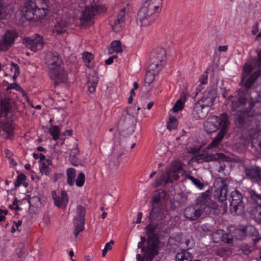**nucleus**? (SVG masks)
<instances>
[{
  "label": "nucleus",
  "mask_w": 261,
  "mask_h": 261,
  "mask_svg": "<svg viewBox=\"0 0 261 261\" xmlns=\"http://www.w3.org/2000/svg\"><path fill=\"white\" fill-rule=\"evenodd\" d=\"M229 125V116L226 113H223L219 116H213L204 123V130L208 134L214 133L219 129L217 136L208 145V149L218 146L226 135Z\"/></svg>",
  "instance_id": "1"
},
{
  "label": "nucleus",
  "mask_w": 261,
  "mask_h": 261,
  "mask_svg": "<svg viewBox=\"0 0 261 261\" xmlns=\"http://www.w3.org/2000/svg\"><path fill=\"white\" fill-rule=\"evenodd\" d=\"M45 64L48 75L55 86L66 83L68 78L65 70L62 59L57 52H48L45 56Z\"/></svg>",
  "instance_id": "2"
},
{
  "label": "nucleus",
  "mask_w": 261,
  "mask_h": 261,
  "mask_svg": "<svg viewBox=\"0 0 261 261\" xmlns=\"http://www.w3.org/2000/svg\"><path fill=\"white\" fill-rule=\"evenodd\" d=\"M50 10L46 0H29L21 11L27 20H32L43 18Z\"/></svg>",
  "instance_id": "3"
},
{
  "label": "nucleus",
  "mask_w": 261,
  "mask_h": 261,
  "mask_svg": "<svg viewBox=\"0 0 261 261\" xmlns=\"http://www.w3.org/2000/svg\"><path fill=\"white\" fill-rule=\"evenodd\" d=\"M261 39V33L258 34L256 37V40L260 41ZM255 65L257 66H261V50L258 53V58L254 59L251 62L248 61L244 66L243 82L244 86L247 89H249L253 84L259 76L260 72L259 70L254 71L248 79L245 80L248 75L253 71Z\"/></svg>",
  "instance_id": "4"
},
{
  "label": "nucleus",
  "mask_w": 261,
  "mask_h": 261,
  "mask_svg": "<svg viewBox=\"0 0 261 261\" xmlns=\"http://www.w3.org/2000/svg\"><path fill=\"white\" fill-rule=\"evenodd\" d=\"M182 166L180 162L178 161L173 162L170 166L166 169L165 172H162L158 175L152 183V186L156 188L163 185H166L173 180L178 179V174L181 171Z\"/></svg>",
  "instance_id": "5"
},
{
  "label": "nucleus",
  "mask_w": 261,
  "mask_h": 261,
  "mask_svg": "<svg viewBox=\"0 0 261 261\" xmlns=\"http://www.w3.org/2000/svg\"><path fill=\"white\" fill-rule=\"evenodd\" d=\"M155 228L151 224L146 227V233L148 237L145 256L146 261H152L158 253L159 239L155 233Z\"/></svg>",
  "instance_id": "6"
},
{
  "label": "nucleus",
  "mask_w": 261,
  "mask_h": 261,
  "mask_svg": "<svg viewBox=\"0 0 261 261\" xmlns=\"http://www.w3.org/2000/svg\"><path fill=\"white\" fill-rule=\"evenodd\" d=\"M212 193L211 190H207L196 199L195 204L199 206L205 215H208L211 213L212 210L217 208V204L211 199Z\"/></svg>",
  "instance_id": "7"
},
{
  "label": "nucleus",
  "mask_w": 261,
  "mask_h": 261,
  "mask_svg": "<svg viewBox=\"0 0 261 261\" xmlns=\"http://www.w3.org/2000/svg\"><path fill=\"white\" fill-rule=\"evenodd\" d=\"M158 14L143 6L138 12L137 23L140 27H148L155 21Z\"/></svg>",
  "instance_id": "8"
},
{
  "label": "nucleus",
  "mask_w": 261,
  "mask_h": 261,
  "mask_svg": "<svg viewBox=\"0 0 261 261\" xmlns=\"http://www.w3.org/2000/svg\"><path fill=\"white\" fill-rule=\"evenodd\" d=\"M242 194L237 190L231 193L229 197V211L233 215H239L242 214L244 210V203L243 201Z\"/></svg>",
  "instance_id": "9"
},
{
  "label": "nucleus",
  "mask_w": 261,
  "mask_h": 261,
  "mask_svg": "<svg viewBox=\"0 0 261 261\" xmlns=\"http://www.w3.org/2000/svg\"><path fill=\"white\" fill-rule=\"evenodd\" d=\"M249 110L238 111L237 113V120L240 125L245 122L246 116L252 117L261 114V103L257 101L254 102H250Z\"/></svg>",
  "instance_id": "10"
},
{
  "label": "nucleus",
  "mask_w": 261,
  "mask_h": 261,
  "mask_svg": "<svg viewBox=\"0 0 261 261\" xmlns=\"http://www.w3.org/2000/svg\"><path fill=\"white\" fill-rule=\"evenodd\" d=\"M248 89L247 88L245 89H239L234 94V96L229 95L228 97H226L223 94L224 97L226 99L232 101L231 109L233 111H236L238 108L245 105L247 103Z\"/></svg>",
  "instance_id": "11"
},
{
  "label": "nucleus",
  "mask_w": 261,
  "mask_h": 261,
  "mask_svg": "<svg viewBox=\"0 0 261 261\" xmlns=\"http://www.w3.org/2000/svg\"><path fill=\"white\" fill-rule=\"evenodd\" d=\"M166 58V50L163 47H158L154 49L150 55L151 69L157 68L161 69L163 68V63L165 61Z\"/></svg>",
  "instance_id": "12"
},
{
  "label": "nucleus",
  "mask_w": 261,
  "mask_h": 261,
  "mask_svg": "<svg viewBox=\"0 0 261 261\" xmlns=\"http://www.w3.org/2000/svg\"><path fill=\"white\" fill-rule=\"evenodd\" d=\"M215 186H218L214 191L215 198L222 202L225 201L227 196V185L225 181L222 178H218Z\"/></svg>",
  "instance_id": "13"
},
{
  "label": "nucleus",
  "mask_w": 261,
  "mask_h": 261,
  "mask_svg": "<svg viewBox=\"0 0 261 261\" xmlns=\"http://www.w3.org/2000/svg\"><path fill=\"white\" fill-rule=\"evenodd\" d=\"M85 208L81 205H78L76 208V215L74 220V234L77 237L79 233L83 230L85 224Z\"/></svg>",
  "instance_id": "14"
},
{
  "label": "nucleus",
  "mask_w": 261,
  "mask_h": 261,
  "mask_svg": "<svg viewBox=\"0 0 261 261\" xmlns=\"http://www.w3.org/2000/svg\"><path fill=\"white\" fill-rule=\"evenodd\" d=\"M23 42L26 47L33 51H37L42 49L44 45L43 38L39 35L25 38Z\"/></svg>",
  "instance_id": "15"
},
{
  "label": "nucleus",
  "mask_w": 261,
  "mask_h": 261,
  "mask_svg": "<svg viewBox=\"0 0 261 261\" xmlns=\"http://www.w3.org/2000/svg\"><path fill=\"white\" fill-rule=\"evenodd\" d=\"M1 115L6 117L9 113H12L17 109L16 102L8 97L0 99Z\"/></svg>",
  "instance_id": "16"
},
{
  "label": "nucleus",
  "mask_w": 261,
  "mask_h": 261,
  "mask_svg": "<svg viewBox=\"0 0 261 261\" xmlns=\"http://www.w3.org/2000/svg\"><path fill=\"white\" fill-rule=\"evenodd\" d=\"M184 214L187 219L191 221L197 220L202 215H205L202 209L196 204L187 207Z\"/></svg>",
  "instance_id": "17"
},
{
  "label": "nucleus",
  "mask_w": 261,
  "mask_h": 261,
  "mask_svg": "<svg viewBox=\"0 0 261 261\" xmlns=\"http://www.w3.org/2000/svg\"><path fill=\"white\" fill-rule=\"evenodd\" d=\"M209 111L207 108L203 106L201 102H197L193 107L192 114L196 119H204L206 117Z\"/></svg>",
  "instance_id": "18"
},
{
  "label": "nucleus",
  "mask_w": 261,
  "mask_h": 261,
  "mask_svg": "<svg viewBox=\"0 0 261 261\" xmlns=\"http://www.w3.org/2000/svg\"><path fill=\"white\" fill-rule=\"evenodd\" d=\"M125 19V8H123L114 19V22L111 23L113 29L115 32H119L124 27Z\"/></svg>",
  "instance_id": "19"
},
{
  "label": "nucleus",
  "mask_w": 261,
  "mask_h": 261,
  "mask_svg": "<svg viewBox=\"0 0 261 261\" xmlns=\"http://www.w3.org/2000/svg\"><path fill=\"white\" fill-rule=\"evenodd\" d=\"M216 98V93L214 91H206L204 92L203 95L198 102H201L203 106L210 110V108L213 106Z\"/></svg>",
  "instance_id": "20"
},
{
  "label": "nucleus",
  "mask_w": 261,
  "mask_h": 261,
  "mask_svg": "<svg viewBox=\"0 0 261 261\" xmlns=\"http://www.w3.org/2000/svg\"><path fill=\"white\" fill-rule=\"evenodd\" d=\"M137 113L136 112V109L134 107H130L125 110L124 112L122 114L120 118V122H124L129 123L134 120ZM130 124H126L125 127H128Z\"/></svg>",
  "instance_id": "21"
},
{
  "label": "nucleus",
  "mask_w": 261,
  "mask_h": 261,
  "mask_svg": "<svg viewBox=\"0 0 261 261\" xmlns=\"http://www.w3.org/2000/svg\"><path fill=\"white\" fill-rule=\"evenodd\" d=\"M52 196L56 206L59 207L66 206L68 201V197L65 191H62L59 195H58L55 191H53L52 192Z\"/></svg>",
  "instance_id": "22"
},
{
  "label": "nucleus",
  "mask_w": 261,
  "mask_h": 261,
  "mask_svg": "<svg viewBox=\"0 0 261 261\" xmlns=\"http://www.w3.org/2000/svg\"><path fill=\"white\" fill-rule=\"evenodd\" d=\"M245 171L246 175L253 181H261V168L258 167L246 168Z\"/></svg>",
  "instance_id": "23"
},
{
  "label": "nucleus",
  "mask_w": 261,
  "mask_h": 261,
  "mask_svg": "<svg viewBox=\"0 0 261 261\" xmlns=\"http://www.w3.org/2000/svg\"><path fill=\"white\" fill-rule=\"evenodd\" d=\"M163 0H146L143 7L159 13L162 10Z\"/></svg>",
  "instance_id": "24"
},
{
  "label": "nucleus",
  "mask_w": 261,
  "mask_h": 261,
  "mask_svg": "<svg viewBox=\"0 0 261 261\" xmlns=\"http://www.w3.org/2000/svg\"><path fill=\"white\" fill-rule=\"evenodd\" d=\"M96 12V9L94 6H86L83 11L81 20L85 22H90L92 20Z\"/></svg>",
  "instance_id": "25"
},
{
  "label": "nucleus",
  "mask_w": 261,
  "mask_h": 261,
  "mask_svg": "<svg viewBox=\"0 0 261 261\" xmlns=\"http://www.w3.org/2000/svg\"><path fill=\"white\" fill-rule=\"evenodd\" d=\"M68 26V22L63 18H57L56 19L54 24V32L58 34H62L66 32V28Z\"/></svg>",
  "instance_id": "26"
},
{
  "label": "nucleus",
  "mask_w": 261,
  "mask_h": 261,
  "mask_svg": "<svg viewBox=\"0 0 261 261\" xmlns=\"http://www.w3.org/2000/svg\"><path fill=\"white\" fill-rule=\"evenodd\" d=\"M161 70V69L157 68H153V69H151V65H149L145 77V83H147L148 85L152 83L155 79V76L158 74Z\"/></svg>",
  "instance_id": "27"
},
{
  "label": "nucleus",
  "mask_w": 261,
  "mask_h": 261,
  "mask_svg": "<svg viewBox=\"0 0 261 261\" xmlns=\"http://www.w3.org/2000/svg\"><path fill=\"white\" fill-rule=\"evenodd\" d=\"M72 143L73 147L72 148H69V149L70 150L69 160L73 165H76L77 164L76 155L79 154V150L76 141L73 140Z\"/></svg>",
  "instance_id": "28"
},
{
  "label": "nucleus",
  "mask_w": 261,
  "mask_h": 261,
  "mask_svg": "<svg viewBox=\"0 0 261 261\" xmlns=\"http://www.w3.org/2000/svg\"><path fill=\"white\" fill-rule=\"evenodd\" d=\"M3 37L11 46L15 40L18 37V34L15 30H9Z\"/></svg>",
  "instance_id": "29"
},
{
  "label": "nucleus",
  "mask_w": 261,
  "mask_h": 261,
  "mask_svg": "<svg viewBox=\"0 0 261 261\" xmlns=\"http://www.w3.org/2000/svg\"><path fill=\"white\" fill-rule=\"evenodd\" d=\"M216 254L224 259L227 258L232 254L231 249L228 247H220L218 249Z\"/></svg>",
  "instance_id": "30"
},
{
  "label": "nucleus",
  "mask_w": 261,
  "mask_h": 261,
  "mask_svg": "<svg viewBox=\"0 0 261 261\" xmlns=\"http://www.w3.org/2000/svg\"><path fill=\"white\" fill-rule=\"evenodd\" d=\"M67 183L70 186H73L74 184L76 176V171L74 168H69L66 171Z\"/></svg>",
  "instance_id": "31"
},
{
  "label": "nucleus",
  "mask_w": 261,
  "mask_h": 261,
  "mask_svg": "<svg viewBox=\"0 0 261 261\" xmlns=\"http://www.w3.org/2000/svg\"><path fill=\"white\" fill-rule=\"evenodd\" d=\"M152 210L150 214V217L151 219H155L161 213L162 208V204H158L152 202Z\"/></svg>",
  "instance_id": "32"
},
{
  "label": "nucleus",
  "mask_w": 261,
  "mask_h": 261,
  "mask_svg": "<svg viewBox=\"0 0 261 261\" xmlns=\"http://www.w3.org/2000/svg\"><path fill=\"white\" fill-rule=\"evenodd\" d=\"M192 257L191 253L186 250L177 253L176 255L177 261H190Z\"/></svg>",
  "instance_id": "33"
},
{
  "label": "nucleus",
  "mask_w": 261,
  "mask_h": 261,
  "mask_svg": "<svg viewBox=\"0 0 261 261\" xmlns=\"http://www.w3.org/2000/svg\"><path fill=\"white\" fill-rule=\"evenodd\" d=\"M165 196L166 192L163 190H159L155 193L153 197L152 202L162 204V200L164 199Z\"/></svg>",
  "instance_id": "34"
},
{
  "label": "nucleus",
  "mask_w": 261,
  "mask_h": 261,
  "mask_svg": "<svg viewBox=\"0 0 261 261\" xmlns=\"http://www.w3.org/2000/svg\"><path fill=\"white\" fill-rule=\"evenodd\" d=\"M233 238L237 240H242L244 239L246 236L244 226L242 229H235L232 232Z\"/></svg>",
  "instance_id": "35"
},
{
  "label": "nucleus",
  "mask_w": 261,
  "mask_h": 261,
  "mask_svg": "<svg viewBox=\"0 0 261 261\" xmlns=\"http://www.w3.org/2000/svg\"><path fill=\"white\" fill-rule=\"evenodd\" d=\"M122 51L121 42L119 41H113L111 45V47L109 48V51L110 54L113 52L121 53Z\"/></svg>",
  "instance_id": "36"
},
{
  "label": "nucleus",
  "mask_w": 261,
  "mask_h": 261,
  "mask_svg": "<svg viewBox=\"0 0 261 261\" xmlns=\"http://www.w3.org/2000/svg\"><path fill=\"white\" fill-rule=\"evenodd\" d=\"M1 127L9 136L13 135V126L11 122L4 121L2 124H1Z\"/></svg>",
  "instance_id": "37"
},
{
  "label": "nucleus",
  "mask_w": 261,
  "mask_h": 261,
  "mask_svg": "<svg viewBox=\"0 0 261 261\" xmlns=\"http://www.w3.org/2000/svg\"><path fill=\"white\" fill-rule=\"evenodd\" d=\"M49 132L51 134L53 138L55 140H57L59 139L60 134V128L59 126L57 125H51Z\"/></svg>",
  "instance_id": "38"
},
{
  "label": "nucleus",
  "mask_w": 261,
  "mask_h": 261,
  "mask_svg": "<svg viewBox=\"0 0 261 261\" xmlns=\"http://www.w3.org/2000/svg\"><path fill=\"white\" fill-rule=\"evenodd\" d=\"M253 250L254 247L253 246L247 244H242L240 246V251L244 255H248Z\"/></svg>",
  "instance_id": "39"
},
{
  "label": "nucleus",
  "mask_w": 261,
  "mask_h": 261,
  "mask_svg": "<svg viewBox=\"0 0 261 261\" xmlns=\"http://www.w3.org/2000/svg\"><path fill=\"white\" fill-rule=\"evenodd\" d=\"M186 99V96H181L174 105L172 110L174 112H178L183 108L184 103Z\"/></svg>",
  "instance_id": "40"
},
{
  "label": "nucleus",
  "mask_w": 261,
  "mask_h": 261,
  "mask_svg": "<svg viewBox=\"0 0 261 261\" xmlns=\"http://www.w3.org/2000/svg\"><path fill=\"white\" fill-rule=\"evenodd\" d=\"M246 236L248 235L252 237H256L258 234L257 230L252 225H247L244 226Z\"/></svg>",
  "instance_id": "41"
},
{
  "label": "nucleus",
  "mask_w": 261,
  "mask_h": 261,
  "mask_svg": "<svg viewBox=\"0 0 261 261\" xmlns=\"http://www.w3.org/2000/svg\"><path fill=\"white\" fill-rule=\"evenodd\" d=\"M186 178L190 180L192 182V183L195 186H196L199 189H200V190L203 189V188L204 187V184L203 183H202L200 180H199L197 178H195L194 177H193L190 175H189V174H187L186 175Z\"/></svg>",
  "instance_id": "42"
},
{
  "label": "nucleus",
  "mask_w": 261,
  "mask_h": 261,
  "mask_svg": "<svg viewBox=\"0 0 261 261\" xmlns=\"http://www.w3.org/2000/svg\"><path fill=\"white\" fill-rule=\"evenodd\" d=\"M83 58L85 65L90 67L91 66V63L93 60V56L89 53H84L83 55Z\"/></svg>",
  "instance_id": "43"
},
{
  "label": "nucleus",
  "mask_w": 261,
  "mask_h": 261,
  "mask_svg": "<svg viewBox=\"0 0 261 261\" xmlns=\"http://www.w3.org/2000/svg\"><path fill=\"white\" fill-rule=\"evenodd\" d=\"M252 218L255 222L261 224V207H257L252 211Z\"/></svg>",
  "instance_id": "44"
},
{
  "label": "nucleus",
  "mask_w": 261,
  "mask_h": 261,
  "mask_svg": "<svg viewBox=\"0 0 261 261\" xmlns=\"http://www.w3.org/2000/svg\"><path fill=\"white\" fill-rule=\"evenodd\" d=\"M85 181V174L83 172L80 173L76 179L75 180L74 182L75 185L78 187H82L84 185Z\"/></svg>",
  "instance_id": "45"
},
{
  "label": "nucleus",
  "mask_w": 261,
  "mask_h": 261,
  "mask_svg": "<svg viewBox=\"0 0 261 261\" xmlns=\"http://www.w3.org/2000/svg\"><path fill=\"white\" fill-rule=\"evenodd\" d=\"M223 234V230L218 229L214 232L212 235V238L214 243H219L221 240Z\"/></svg>",
  "instance_id": "46"
},
{
  "label": "nucleus",
  "mask_w": 261,
  "mask_h": 261,
  "mask_svg": "<svg viewBox=\"0 0 261 261\" xmlns=\"http://www.w3.org/2000/svg\"><path fill=\"white\" fill-rule=\"evenodd\" d=\"M11 70L12 71H14V75L13 76V78L14 80H15L20 74L19 67L17 64L14 62L11 63Z\"/></svg>",
  "instance_id": "47"
},
{
  "label": "nucleus",
  "mask_w": 261,
  "mask_h": 261,
  "mask_svg": "<svg viewBox=\"0 0 261 261\" xmlns=\"http://www.w3.org/2000/svg\"><path fill=\"white\" fill-rule=\"evenodd\" d=\"M10 47L11 46L2 36L0 39V51H5Z\"/></svg>",
  "instance_id": "48"
},
{
  "label": "nucleus",
  "mask_w": 261,
  "mask_h": 261,
  "mask_svg": "<svg viewBox=\"0 0 261 261\" xmlns=\"http://www.w3.org/2000/svg\"><path fill=\"white\" fill-rule=\"evenodd\" d=\"M177 125V119L173 117L170 118L169 122L167 124V128L171 130L175 129Z\"/></svg>",
  "instance_id": "49"
},
{
  "label": "nucleus",
  "mask_w": 261,
  "mask_h": 261,
  "mask_svg": "<svg viewBox=\"0 0 261 261\" xmlns=\"http://www.w3.org/2000/svg\"><path fill=\"white\" fill-rule=\"evenodd\" d=\"M233 238L232 234L229 233L224 234L223 230V234L221 240L222 241L225 243L231 244L232 243Z\"/></svg>",
  "instance_id": "50"
},
{
  "label": "nucleus",
  "mask_w": 261,
  "mask_h": 261,
  "mask_svg": "<svg viewBox=\"0 0 261 261\" xmlns=\"http://www.w3.org/2000/svg\"><path fill=\"white\" fill-rule=\"evenodd\" d=\"M26 180V176L23 173L20 174L17 177L15 181L14 186L17 188L21 186L22 183Z\"/></svg>",
  "instance_id": "51"
},
{
  "label": "nucleus",
  "mask_w": 261,
  "mask_h": 261,
  "mask_svg": "<svg viewBox=\"0 0 261 261\" xmlns=\"http://www.w3.org/2000/svg\"><path fill=\"white\" fill-rule=\"evenodd\" d=\"M251 199L258 205V207H261V195L254 193L251 195Z\"/></svg>",
  "instance_id": "52"
},
{
  "label": "nucleus",
  "mask_w": 261,
  "mask_h": 261,
  "mask_svg": "<svg viewBox=\"0 0 261 261\" xmlns=\"http://www.w3.org/2000/svg\"><path fill=\"white\" fill-rule=\"evenodd\" d=\"M98 81V76L96 73H94L93 75H90L89 77L88 84L97 86Z\"/></svg>",
  "instance_id": "53"
},
{
  "label": "nucleus",
  "mask_w": 261,
  "mask_h": 261,
  "mask_svg": "<svg viewBox=\"0 0 261 261\" xmlns=\"http://www.w3.org/2000/svg\"><path fill=\"white\" fill-rule=\"evenodd\" d=\"M6 17V12L3 6V0H0V19H5Z\"/></svg>",
  "instance_id": "54"
},
{
  "label": "nucleus",
  "mask_w": 261,
  "mask_h": 261,
  "mask_svg": "<svg viewBox=\"0 0 261 261\" xmlns=\"http://www.w3.org/2000/svg\"><path fill=\"white\" fill-rule=\"evenodd\" d=\"M18 202V200L16 198L14 199L13 203L9 205V208L11 210H15L16 211H18L21 209L20 207H19V206L17 204V203Z\"/></svg>",
  "instance_id": "55"
},
{
  "label": "nucleus",
  "mask_w": 261,
  "mask_h": 261,
  "mask_svg": "<svg viewBox=\"0 0 261 261\" xmlns=\"http://www.w3.org/2000/svg\"><path fill=\"white\" fill-rule=\"evenodd\" d=\"M207 73L205 72L199 78V82L201 85L206 84L207 83Z\"/></svg>",
  "instance_id": "56"
},
{
  "label": "nucleus",
  "mask_w": 261,
  "mask_h": 261,
  "mask_svg": "<svg viewBox=\"0 0 261 261\" xmlns=\"http://www.w3.org/2000/svg\"><path fill=\"white\" fill-rule=\"evenodd\" d=\"M63 176V174L62 173H56L53 176V180L54 181H57L60 180Z\"/></svg>",
  "instance_id": "57"
},
{
  "label": "nucleus",
  "mask_w": 261,
  "mask_h": 261,
  "mask_svg": "<svg viewBox=\"0 0 261 261\" xmlns=\"http://www.w3.org/2000/svg\"><path fill=\"white\" fill-rule=\"evenodd\" d=\"M114 244V241L113 240H111L109 242L106 243L105 249H106L108 251L111 250L112 248V245Z\"/></svg>",
  "instance_id": "58"
},
{
  "label": "nucleus",
  "mask_w": 261,
  "mask_h": 261,
  "mask_svg": "<svg viewBox=\"0 0 261 261\" xmlns=\"http://www.w3.org/2000/svg\"><path fill=\"white\" fill-rule=\"evenodd\" d=\"M144 243H143L142 242H139L138 243V248H140L141 249V251L142 252H144V256L146 258L145 252H146V248H145V246H144Z\"/></svg>",
  "instance_id": "59"
},
{
  "label": "nucleus",
  "mask_w": 261,
  "mask_h": 261,
  "mask_svg": "<svg viewBox=\"0 0 261 261\" xmlns=\"http://www.w3.org/2000/svg\"><path fill=\"white\" fill-rule=\"evenodd\" d=\"M50 169L47 167H45L44 168H42L41 169V172L42 173V174H44L46 175H48L50 173Z\"/></svg>",
  "instance_id": "60"
},
{
  "label": "nucleus",
  "mask_w": 261,
  "mask_h": 261,
  "mask_svg": "<svg viewBox=\"0 0 261 261\" xmlns=\"http://www.w3.org/2000/svg\"><path fill=\"white\" fill-rule=\"evenodd\" d=\"M97 86L88 84L89 91L90 93H94L95 91Z\"/></svg>",
  "instance_id": "61"
},
{
  "label": "nucleus",
  "mask_w": 261,
  "mask_h": 261,
  "mask_svg": "<svg viewBox=\"0 0 261 261\" xmlns=\"http://www.w3.org/2000/svg\"><path fill=\"white\" fill-rule=\"evenodd\" d=\"M227 49H228L227 45L219 46L218 47V51H220V52H225V51H227Z\"/></svg>",
  "instance_id": "62"
},
{
  "label": "nucleus",
  "mask_w": 261,
  "mask_h": 261,
  "mask_svg": "<svg viewBox=\"0 0 261 261\" xmlns=\"http://www.w3.org/2000/svg\"><path fill=\"white\" fill-rule=\"evenodd\" d=\"M17 256L18 257V258H22L24 255V252L23 250V249L20 248L19 249V250L17 252Z\"/></svg>",
  "instance_id": "63"
},
{
  "label": "nucleus",
  "mask_w": 261,
  "mask_h": 261,
  "mask_svg": "<svg viewBox=\"0 0 261 261\" xmlns=\"http://www.w3.org/2000/svg\"><path fill=\"white\" fill-rule=\"evenodd\" d=\"M114 59V56L110 57L109 58H108V59H107L106 60L105 63L107 65H110L113 62Z\"/></svg>",
  "instance_id": "64"
}]
</instances>
